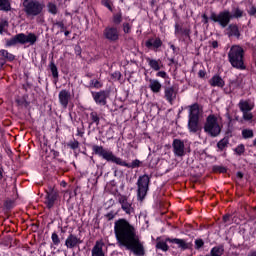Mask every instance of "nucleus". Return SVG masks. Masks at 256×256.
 <instances>
[{
  "label": "nucleus",
  "mask_w": 256,
  "mask_h": 256,
  "mask_svg": "<svg viewBox=\"0 0 256 256\" xmlns=\"http://www.w3.org/2000/svg\"><path fill=\"white\" fill-rule=\"evenodd\" d=\"M48 11L52 15H57V5H55L54 3H49L48 4Z\"/></svg>",
  "instance_id": "nucleus-40"
},
{
  "label": "nucleus",
  "mask_w": 256,
  "mask_h": 256,
  "mask_svg": "<svg viewBox=\"0 0 256 256\" xmlns=\"http://www.w3.org/2000/svg\"><path fill=\"white\" fill-rule=\"evenodd\" d=\"M209 84L211 85V87H220V88L225 87V81H224L223 78H221V76H219V75L213 76V77L209 80Z\"/></svg>",
  "instance_id": "nucleus-23"
},
{
  "label": "nucleus",
  "mask_w": 256,
  "mask_h": 256,
  "mask_svg": "<svg viewBox=\"0 0 256 256\" xmlns=\"http://www.w3.org/2000/svg\"><path fill=\"white\" fill-rule=\"evenodd\" d=\"M22 11H24L26 17H39L45 9V4L39 0H23Z\"/></svg>",
  "instance_id": "nucleus-4"
},
{
  "label": "nucleus",
  "mask_w": 256,
  "mask_h": 256,
  "mask_svg": "<svg viewBox=\"0 0 256 256\" xmlns=\"http://www.w3.org/2000/svg\"><path fill=\"white\" fill-rule=\"evenodd\" d=\"M122 22H123V13L121 12L114 13L112 16V23L114 25H121Z\"/></svg>",
  "instance_id": "nucleus-30"
},
{
  "label": "nucleus",
  "mask_w": 256,
  "mask_h": 256,
  "mask_svg": "<svg viewBox=\"0 0 256 256\" xmlns=\"http://www.w3.org/2000/svg\"><path fill=\"white\" fill-rule=\"evenodd\" d=\"M58 99L63 109H67L69 101H71V92H69V90L66 89L61 90L58 94Z\"/></svg>",
  "instance_id": "nucleus-17"
},
{
  "label": "nucleus",
  "mask_w": 256,
  "mask_h": 256,
  "mask_svg": "<svg viewBox=\"0 0 256 256\" xmlns=\"http://www.w3.org/2000/svg\"><path fill=\"white\" fill-rule=\"evenodd\" d=\"M252 219H256V216L252 217Z\"/></svg>",
  "instance_id": "nucleus-64"
},
{
  "label": "nucleus",
  "mask_w": 256,
  "mask_h": 256,
  "mask_svg": "<svg viewBox=\"0 0 256 256\" xmlns=\"http://www.w3.org/2000/svg\"><path fill=\"white\" fill-rule=\"evenodd\" d=\"M224 223H231V215L227 214L223 216Z\"/></svg>",
  "instance_id": "nucleus-48"
},
{
  "label": "nucleus",
  "mask_w": 256,
  "mask_h": 256,
  "mask_svg": "<svg viewBox=\"0 0 256 256\" xmlns=\"http://www.w3.org/2000/svg\"><path fill=\"white\" fill-rule=\"evenodd\" d=\"M253 211H256V206L253 208Z\"/></svg>",
  "instance_id": "nucleus-63"
},
{
  "label": "nucleus",
  "mask_w": 256,
  "mask_h": 256,
  "mask_svg": "<svg viewBox=\"0 0 256 256\" xmlns=\"http://www.w3.org/2000/svg\"><path fill=\"white\" fill-rule=\"evenodd\" d=\"M118 202L121 205L122 211H124L126 215H132V213H135V206L133 205V201L129 200L127 196L119 195Z\"/></svg>",
  "instance_id": "nucleus-10"
},
{
  "label": "nucleus",
  "mask_w": 256,
  "mask_h": 256,
  "mask_svg": "<svg viewBox=\"0 0 256 256\" xmlns=\"http://www.w3.org/2000/svg\"><path fill=\"white\" fill-rule=\"evenodd\" d=\"M107 218L109 219V221H111V219H115V214L114 213H108L107 214Z\"/></svg>",
  "instance_id": "nucleus-51"
},
{
  "label": "nucleus",
  "mask_w": 256,
  "mask_h": 256,
  "mask_svg": "<svg viewBox=\"0 0 256 256\" xmlns=\"http://www.w3.org/2000/svg\"><path fill=\"white\" fill-rule=\"evenodd\" d=\"M5 65V59L0 58V67H3Z\"/></svg>",
  "instance_id": "nucleus-53"
},
{
  "label": "nucleus",
  "mask_w": 256,
  "mask_h": 256,
  "mask_svg": "<svg viewBox=\"0 0 256 256\" xmlns=\"http://www.w3.org/2000/svg\"><path fill=\"white\" fill-rule=\"evenodd\" d=\"M3 179V171L0 170V181Z\"/></svg>",
  "instance_id": "nucleus-59"
},
{
  "label": "nucleus",
  "mask_w": 256,
  "mask_h": 256,
  "mask_svg": "<svg viewBox=\"0 0 256 256\" xmlns=\"http://www.w3.org/2000/svg\"><path fill=\"white\" fill-rule=\"evenodd\" d=\"M52 239V243H54V245H59V243H61V239H59V235H57V233H52L51 236Z\"/></svg>",
  "instance_id": "nucleus-41"
},
{
  "label": "nucleus",
  "mask_w": 256,
  "mask_h": 256,
  "mask_svg": "<svg viewBox=\"0 0 256 256\" xmlns=\"http://www.w3.org/2000/svg\"><path fill=\"white\" fill-rule=\"evenodd\" d=\"M151 178L148 175H143L138 178L137 186H138V198L145 199L147 195V191H149V183Z\"/></svg>",
  "instance_id": "nucleus-9"
},
{
  "label": "nucleus",
  "mask_w": 256,
  "mask_h": 256,
  "mask_svg": "<svg viewBox=\"0 0 256 256\" xmlns=\"http://www.w3.org/2000/svg\"><path fill=\"white\" fill-rule=\"evenodd\" d=\"M71 149H77V147H79V142H73L72 144H70Z\"/></svg>",
  "instance_id": "nucleus-50"
},
{
  "label": "nucleus",
  "mask_w": 256,
  "mask_h": 256,
  "mask_svg": "<svg viewBox=\"0 0 256 256\" xmlns=\"http://www.w3.org/2000/svg\"><path fill=\"white\" fill-rule=\"evenodd\" d=\"M238 107L242 113V119L244 121H252L253 120V109H255V103L251 100H240L238 103Z\"/></svg>",
  "instance_id": "nucleus-8"
},
{
  "label": "nucleus",
  "mask_w": 256,
  "mask_h": 256,
  "mask_svg": "<svg viewBox=\"0 0 256 256\" xmlns=\"http://www.w3.org/2000/svg\"><path fill=\"white\" fill-rule=\"evenodd\" d=\"M247 256H256V250H255V251L250 252Z\"/></svg>",
  "instance_id": "nucleus-56"
},
{
  "label": "nucleus",
  "mask_w": 256,
  "mask_h": 256,
  "mask_svg": "<svg viewBox=\"0 0 256 256\" xmlns=\"http://www.w3.org/2000/svg\"><path fill=\"white\" fill-rule=\"evenodd\" d=\"M59 199V192L53 188H49L46 191V196H45V205L48 209H53L55 207V203Z\"/></svg>",
  "instance_id": "nucleus-11"
},
{
  "label": "nucleus",
  "mask_w": 256,
  "mask_h": 256,
  "mask_svg": "<svg viewBox=\"0 0 256 256\" xmlns=\"http://www.w3.org/2000/svg\"><path fill=\"white\" fill-rule=\"evenodd\" d=\"M202 23H204L205 25L209 23V17L207 16V14L202 15Z\"/></svg>",
  "instance_id": "nucleus-47"
},
{
  "label": "nucleus",
  "mask_w": 256,
  "mask_h": 256,
  "mask_svg": "<svg viewBox=\"0 0 256 256\" xmlns=\"http://www.w3.org/2000/svg\"><path fill=\"white\" fill-rule=\"evenodd\" d=\"M131 24H129V23H124L123 24V31H124V33H127V34H129V33H131Z\"/></svg>",
  "instance_id": "nucleus-44"
},
{
  "label": "nucleus",
  "mask_w": 256,
  "mask_h": 256,
  "mask_svg": "<svg viewBox=\"0 0 256 256\" xmlns=\"http://www.w3.org/2000/svg\"><path fill=\"white\" fill-rule=\"evenodd\" d=\"M114 233L119 247H125L133 255L145 256V246L137 235V229L127 219L120 218L115 221Z\"/></svg>",
  "instance_id": "nucleus-1"
},
{
  "label": "nucleus",
  "mask_w": 256,
  "mask_h": 256,
  "mask_svg": "<svg viewBox=\"0 0 256 256\" xmlns=\"http://www.w3.org/2000/svg\"><path fill=\"white\" fill-rule=\"evenodd\" d=\"M228 145H229V140L227 138H223L217 143V147L219 151H223Z\"/></svg>",
  "instance_id": "nucleus-35"
},
{
  "label": "nucleus",
  "mask_w": 256,
  "mask_h": 256,
  "mask_svg": "<svg viewBox=\"0 0 256 256\" xmlns=\"http://www.w3.org/2000/svg\"><path fill=\"white\" fill-rule=\"evenodd\" d=\"M225 251V249H223V246H216L214 248L211 249V256H221L223 255V252Z\"/></svg>",
  "instance_id": "nucleus-32"
},
{
  "label": "nucleus",
  "mask_w": 256,
  "mask_h": 256,
  "mask_svg": "<svg viewBox=\"0 0 256 256\" xmlns=\"http://www.w3.org/2000/svg\"><path fill=\"white\" fill-rule=\"evenodd\" d=\"M255 136L254 132L252 129H244L242 130V137L243 139H253Z\"/></svg>",
  "instance_id": "nucleus-33"
},
{
  "label": "nucleus",
  "mask_w": 256,
  "mask_h": 256,
  "mask_svg": "<svg viewBox=\"0 0 256 256\" xmlns=\"http://www.w3.org/2000/svg\"><path fill=\"white\" fill-rule=\"evenodd\" d=\"M211 21H214V23H218L222 29H225L229 23H231V19H233V14L229 10H224L216 14L215 12H212L210 15Z\"/></svg>",
  "instance_id": "nucleus-7"
},
{
  "label": "nucleus",
  "mask_w": 256,
  "mask_h": 256,
  "mask_svg": "<svg viewBox=\"0 0 256 256\" xmlns=\"http://www.w3.org/2000/svg\"><path fill=\"white\" fill-rule=\"evenodd\" d=\"M175 34L182 35V37H189V35H191V30L189 28H181L179 24H176Z\"/></svg>",
  "instance_id": "nucleus-26"
},
{
  "label": "nucleus",
  "mask_w": 256,
  "mask_h": 256,
  "mask_svg": "<svg viewBox=\"0 0 256 256\" xmlns=\"http://www.w3.org/2000/svg\"><path fill=\"white\" fill-rule=\"evenodd\" d=\"M171 49H175V46H174V45H172V46H171Z\"/></svg>",
  "instance_id": "nucleus-62"
},
{
  "label": "nucleus",
  "mask_w": 256,
  "mask_h": 256,
  "mask_svg": "<svg viewBox=\"0 0 256 256\" xmlns=\"http://www.w3.org/2000/svg\"><path fill=\"white\" fill-rule=\"evenodd\" d=\"M237 177H239V179H243V173L238 172V173H237Z\"/></svg>",
  "instance_id": "nucleus-55"
},
{
  "label": "nucleus",
  "mask_w": 256,
  "mask_h": 256,
  "mask_svg": "<svg viewBox=\"0 0 256 256\" xmlns=\"http://www.w3.org/2000/svg\"><path fill=\"white\" fill-rule=\"evenodd\" d=\"M70 33H71V32H69V31H65V32H64L65 37H68V36L70 35Z\"/></svg>",
  "instance_id": "nucleus-57"
},
{
  "label": "nucleus",
  "mask_w": 256,
  "mask_h": 256,
  "mask_svg": "<svg viewBox=\"0 0 256 256\" xmlns=\"http://www.w3.org/2000/svg\"><path fill=\"white\" fill-rule=\"evenodd\" d=\"M37 43V35L35 33H19L6 40V47H15V45H35Z\"/></svg>",
  "instance_id": "nucleus-5"
},
{
  "label": "nucleus",
  "mask_w": 256,
  "mask_h": 256,
  "mask_svg": "<svg viewBox=\"0 0 256 256\" xmlns=\"http://www.w3.org/2000/svg\"><path fill=\"white\" fill-rule=\"evenodd\" d=\"M156 249H160L161 251H169V246L167 245V242L159 240L156 243Z\"/></svg>",
  "instance_id": "nucleus-34"
},
{
  "label": "nucleus",
  "mask_w": 256,
  "mask_h": 256,
  "mask_svg": "<svg viewBox=\"0 0 256 256\" xmlns=\"http://www.w3.org/2000/svg\"><path fill=\"white\" fill-rule=\"evenodd\" d=\"M0 57H3L4 61H15V55L5 49L0 50Z\"/></svg>",
  "instance_id": "nucleus-28"
},
{
  "label": "nucleus",
  "mask_w": 256,
  "mask_h": 256,
  "mask_svg": "<svg viewBox=\"0 0 256 256\" xmlns=\"http://www.w3.org/2000/svg\"><path fill=\"white\" fill-rule=\"evenodd\" d=\"M163 85L157 79H149V89L152 93H161Z\"/></svg>",
  "instance_id": "nucleus-22"
},
{
  "label": "nucleus",
  "mask_w": 256,
  "mask_h": 256,
  "mask_svg": "<svg viewBox=\"0 0 256 256\" xmlns=\"http://www.w3.org/2000/svg\"><path fill=\"white\" fill-rule=\"evenodd\" d=\"M253 147H256V138L253 140Z\"/></svg>",
  "instance_id": "nucleus-60"
},
{
  "label": "nucleus",
  "mask_w": 256,
  "mask_h": 256,
  "mask_svg": "<svg viewBox=\"0 0 256 256\" xmlns=\"http://www.w3.org/2000/svg\"><path fill=\"white\" fill-rule=\"evenodd\" d=\"M205 245V242H203V239H196L195 240V249H201Z\"/></svg>",
  "instance_id": "nucleus-43"
},
{
  "label": "nucleus",
  "mask_w": 256,
  "mask_h": 256,
  "mask_svg": "<svg viewBox=\"0 0 256 256\" xmlns=\"http://www.w3.org/2000/svg\"><path fill=\"white\" fill-rule=\"evenodd\" d=\"M50 71H51L52 77H54V79H57V77H59V71L57 70V65H55L54 62L50 63Z\"/></svg>",
  "instance_id": "nucleus-36"
},
{
  "label": "nucleus",
  "mask_w": 256,
  "mask_h": 256,
  "mask_svg": "<svg viewBox=\"0 0 256 256\" xmlns=\"http://www.w3.org/2000/svg\"><path fill=\"white\" fill-rule=\"evenodd\" d=\"M103 36L107 41H119V29L115 26H108L104 29Z\"/></svg>",
  "instance_id": "nucleus-12"
},
{
  "label": "nucleus",
  "mask_w": 256,
  "mask_h": 256,
  "mask_svg": "<svg viewBox=\"0 0 256 256\" xmlns=\"http://www.w3.org/2000/svg\"><path fill=\"white\" fill-rule=\"evenodd\" d=\"M189 119H194L199 121V105L193 104L190 107Z\"/></svg>",
  "instance_id": "nucleus-27"
},
{
  "label": "nucleus",
  "mask_w": 256,
  "mask_h": 256,
  "mask_svg": "<svg viewBox=\"0 0 256 256\" xmlns=\"http://www.w3.org/2000/svg\"><path fill=\"white\" fill-rule=\"evenodd\" d=\"M212 47H213L214 49H217V48L219 47V43H218L217 41H213V42H212Z\"/></svg>",
  "instance_id": "nucleus-52"
},
{
  "label": "nucleus",
  "mask_w": 256,
  "mask_h": 256,
  "mask_svg": "<svg viewBox=\"0 0 256 256\" xmlns=\"http://www.w3.org/2000/svg\"><path fill=\"white\" fill-rule=\"evenodd\" d=\"M92 97L97 105H107V98L109 97V92L101 90L99 92H92Z\"/></svg>",
  "instance_id": "nucleus-14"
},
{
  "label": "nucleus",
  "mask_w": 256,
  "mask_h": 256,
  "mask_svg": "<svg viewBox=\"0 0 256 256\" xmlns=\"http://www.w3.org/2000/svg\"><path fill=\"white\" fill-rule=\"evenodd\" d=\"M161 45H163V42L161 41L160 38H156V39H149L148 41H146V47H148V49H159V47H161Z\"/></svg>",
  "instance_id": "nucleus-24"
},
{
  "label": "nucleus",
  "mask_w": 256,
  "mask_h": 256,
  "mask_svg": "<svg viewBox=\"0 0 256 256\" xmlns=\"http://www.w3.org/2000/svg\"><path fill=\"white\" fill-rule=\"evenodd\" d=\"M204 131L210 135V137H219V135H221V125H219L215 115H209L207 117L204 125Z\"/></svg>",
  "instance_id": "nucleus-6"
},
{
  "label": "nucleus",
  "mask_w": 256,
  "mask_h": 256,
  "mask_svg": "<svg viewBox=\"0 0 256 256\" xmlns=\"http://www.w3.org/2000/svg\"><path fill=\"white\" fill-rule=\"evenodd\" d=\"M156 76L161 77L162 79H167V72L159 71V72H157Z\"/></svg>",
  "instance_id": "nucleus-46"
},
{
  "label": "nucleus",
  "mask_w": 256,
  "mask_h": 256,
  "mask_svg": "<svg viewBox=\"0 0 256 256\" xmlns=\"http://www.w3.org/2000/svg\"><path fill=\"white\" fill-rule=\"evenodd\" d=\"M245 50L241 46L234 45L230 48L228 52V61L234 69L239 71H245L247 66H245Z\"/></svg>",
  "instance_id": "nucleus-3"
},
{
  "label": "nucleus",
  "mask_w": 256,
  "mask_h": 256,
  "mask_svg": "<svg viewBox=\"0 0 256 256\" xmlns=\"http://www.w3.org/2000/svg\"><path fill=\"white\" fill-rule=\"evenodd\" d=\"M90 120L91 122L89 123V125H93V123H95V125H99L101 119L99 118V114L95 111H92L90 113Z\"/></svg>",
  "instance_id": "nucleus-31"
},
{
  "label": "nucleus",
  "mask_w": 256,
  "mask_h": 256,
  "mask_svg": "<svg viewBox=\"0 0 256 256\" xmlns=\"http://www.w3.org/2000/svg\"><path fill=\"white\" fill-rule=\"evenodd\" d=\"M105 5H106V7H107L108 9H110V11H111V4H110V3H106Z\"/></svg>",
  "instance_id": "nucleus-58"
},
{
  "label": "nucleus",
  "mask_w": 256,
  "mask_h": 256,
  "mask_svg": "<svg viewBox=\"0 0 256 256\" xmlns=\"http://www.w3.org/2000/svg\"><path fill=\"white\" fill-rule=\"evenodd\" d=\"M228 37H241V33L239 32V26L236 24H230L226 29Z\"/></svg>",
  "instance_id": "nucleus-21"
},
{
  "label": "nucleus",
  "mask_w": 256,
  "mask_h": 256,
  "mask_svg": "<svg viewBox=\"0 0 256 256\" xmlns=\"http://www.w3.org/2000/svg\"><path fill=\"white\" fill-rule=\"evenodd\" d=\"M248 15L250 17H256V7L255 5L250 6V8L247 10Z\"/></svg>",
  "instance_id": "nucleus-42"
},
{
  "label": "nucleus",
  "mask_w": 256,
  "mask_h": 256,
  "mask_svg": "<svg viewBox=\"0 0 256 256\" xmlns=\"http://www.w3.org/2000/svg\"><path fill=\"white\" fill-rule=\"evenodd\" d=\"M241 17H243V10L236 8L233 11L232 19H241Z\"/></svg>",
  "instance_id": "nucleus-37"
},
{
  "label": "nucleus",
  "mask_w": 256,
  "mask_h": 256,
  "mask_svg": "<svg viewBox=\"0 0 256 256\" xmlns=\"http://www.w3.org/2000/svg\"><path fill=\"white\" fill-rule=\"evenodd\" d=\"M105 243L102 240L96 241L94 247L92 248V256H105V252L103 251V247Z\"/></svg>",
  "instance_id": "nucleus-19"
},
{
  "label": "nucleus",
  "mask_w": 256,
  "mask_h": 256,
  "mask_svg": "<svg viewBox=\"0 0 256 256\" xmlns=\"http://www.w3.org/2000/svg\"><path fill=\"white\" fill-rule=\"evenodd\" d=\"M166 241L168 243H175V245H178L179 249H182V251H185L191 247V244L179 238H174V239L168 238Z\"/></svg>",
  "instance_id": "nucleus-18"
},
{
  "label": "nucleus",
  "mask_w": 256,
  "mask_h": 256,
  "mask_svg": "<svg viewBox=\"0 0 256 256\" xmlns=\"http://www.w3.org/2000/svg\"><path fill=\"white\" fill-rule=\"evenodd\" d=\"M204 76H205V74H203V73L200 72V77H204Z\"/></svg>",
  "instance_id": "nucleus-61"
},
{
  "label": "nucleus",
  "mask_w": 256,
  "mask_h": 256,
  "mask_svg": "<svg viewBox=\"0 0 256 256\" xmlns=\"http://www.w3.org/2000/svg\"><path fill=\"white\" fill-rule=\"evenodd\" d=\"M146 61L149 65V67H151L153 69V71H161V68L163 67V62L161 61V59H153V58H146Z\"/></svg>",
  "instance_id": "nucleus-20"
},
{
  "label": "nucleus",
  "mask_w": 256,
  "mask_h": 256,
  "mask_svg": "<svg viewBox=\"0 0 256 256\" xmlns=\"http://www.w3.org/2000/svg\"><path fill=\"white\" fill-rule=\"evenodd\" d=\"M92 151L95 153V155H99V157H102V159H105V161H108L110 163H115L116 165H119L120 167H127L128 169H135L136 167H139L141 165V161L134 160L131 164L127 163V161L123 160L122 158L117 157L115 154H113L112 151L105 150L103 146L94 145L92 146Z\"/></svg>",
  "instance_id": "nucleus-2"
},
{
  "label": "nucleus",
  "mask_w": 256,
  "mask_h": 256,
  "mask_svg": "<svg viewBox=\"0 0 256 256\" xmlns=\"http://www.w3.org/2000/svg\"><path fill=\"white\" fill-rule=\"evenodd\" d=\"M188 129L190 133H197L199 131V120L189 118Z\"/></svg>",
  "instance_id": "nucleus-25"
},
{
  "label": "nucleus",
  "mask_w": 256,
  "mask_h": 256,
  "mask_svg": "<svg viewBox=\"0 0 256 256\" xmlns=\"http://www.w3.org/2000/svg\"><path fill=\"white\" fill-rule=\"evenodd\" d=\"M83 243V240L81 238L77 237L75 234H70L65 240V246L67 249H75L79 247Z\"/></svg>",
  "instance_id": "nucleus-16"
},
{
  "label": "nucleus",
  "mask_w": 256,
  "mask_h": 256,
  "mask_svg": "<svg viewBox=\"0 0 256 256\" xmlns=\"http://www.w3.org/2000/svg\"><path fill=\"white\" fill-rule=\"evenodd\" d=\"M90 87H93L94 89H101V87H103V83L94 79L90 81Z\"/></svg>",
  "instance_id": "nucleus-38"
},
{
  "label": "nucleus",
  "mask_w": 256,
  "mask_h": 256,
  "mask_svg": "<svg viewBox=\"0 0 256 256\" xmlns=\"http://www.w3.org/2000/svg\"><path fill=\"white\" fill-rule=\"evenodd\" d=\"M173 153L176 157H184L185 142L181 139H174L172 143Z\"/></svg>",
  "instance_id": "nucleus-13"
},
{
  "label": "nucleus",
  "mask_w": 256,
  "mask_h": 256,
  "mask_svg": "<svg viewBox=\"0 0 256 256\" xmlns=\"http://www.w3.org/2000/svg\"><path fill=\"white\" fill-rule=\"evenodd\" d=\"M5 29V25L0 24V33H3V30Z\"/></svg>",
  "instance_id": "nucleus-54"
},
{
  "label": "nucleus",
  "mask_w": 256,
  "mask_h": 256,
  "mask_svg": "<svg viewBox=\"0 0 256 256\" xmlns=\"http://www.w3.org/2000/svg\"><path fill=\"white\" fill-rule=\"evenodd\" d=\"M234 152L236 153V155H243V153H245V145L243 144H239L235 149Z\"/></svg>",
  "instance_id": "nucleus-39"
},
{
  "label": "nucleus",
  "mask_w": 256,
  "mask_h": 256,
  "mask_svg": "<svg viewBox=\"0 0 256 256\" xmlns=\"http://www.w3.org/2000/svg\"><path fill=\"white\" fill-rule=\"evenodd\" d=\"M55 25L60 29H65V23H63V21L56 22Z\"/></svg>",
  "instance_id": "nucleus-49"
},
{
  "label": "nucleus",
  "mask_w": 256,
  "mask_h": 256,
  "mask_svg": "<svg viewBox=\"0 0 256 256\" xmlns=\"http://www.w3.org/2000/svg\"><path fill=\"white\" fill-rule=\"evenodd\" d=\"M112 78L115 79V81H119V79H121V72L116 71L112 73Z\"/></svg>",
  "instance_id": "nucleus-45"
},
{
  "label": "nucleus",
  "mask_w": 256,
  "mask_h": 256,
  "mask_svg": "<svg viewBox=\"0 0 256 256\" xmlns=\"http://www.w3.org/2000/svg\"><path fill=\"white\" fill-rule=\"evenodd\" d=\"M0 11H11V0H0Z\"/></svg>",
  "instance_id": "nucleus-29"
},
{
  "label": "nucleus",
  "mask_w": 256,
  "mask_h": 256,
  "mask_svg": "<svg viewBox=\"0 0 256 256\" xmlns=\"http://www.w3.org/2000/svg\"><path fill=\"white\" fill-rule=\"evenodd\" d=\"M177 88L175 86H168L164 88V99H166L170 105H173L175 99H177Z\"/></svg>",
  "instance_id": "nucleus-15"
}]
</instances>
